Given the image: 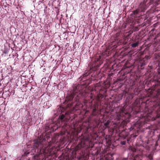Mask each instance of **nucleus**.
I'll return each mask as SVG.
<instances>
[{
	"label": "nucleus",
	"instance_id": "obj_1",
	"mask_svg": "<svg viewBox=\"0 0 160 160\" xmlns=\"http://www.w3.org/2000/svg\"><path fill=\"white\" fill-rule=\"evenodd\" d=\"M80 86H77L74 88L72 93L67 96L65 99V102L68 107H70L74 106L73 110L77 111L79 109L82 105L80 103V99L82 97L83 91Z\"/></svg>",
	"mask_w": 160,
	"mask_h": 160
},
{
	"label": "nucleus",
	"instance_id": "obj_2",
	"mask_svg": "<svg viewBox=\"0 0 160 160\" xmlns=\"http://www.w3.org/2000/svg\"><path fill=\"white\" fill-rule=\"evenodd\" d=\"M33 145L31 147L32 152H34L33 157V160H39L43 155L45 153V148L42 144V142L40 139H36L33 141Z\"/></svg>",
	"mask_w": 160,
	"mask_h": 160
},
{
	"label": "nucleus",
	"instance_id": "obj_3",
	"mask_svg": "<svg viewBox=\"0 0 160 160\" xmlns=\"http://www.w3.org/2000/svg\"><path fill=\"white\" fill-rule=\"evenodd\" d=\"M154 2V0H141L138 9L133 11L132 16L135 18L139 17L141 15V12H144Z\"/></svg>",
	"mask_w": 160,
	"mask_h": 160
},
{
	"label": "nucleus",
	"instance_id": "obj_4",
	"mask_svg": "<svg viewBox=\"0 0 160 160\" xmlns=\"http://www.w3.org/2000/svg\"><path fill=\"white\" fill-rule=\"evenodd\" d=\"M103 63V57L99 54H97L92 60L89 65L91 69L97 70Z\"/></svg>",
	"mask_w": 160,
	"mask_h": 160
},
{
	"label": "nucleus",
	"instance_id": "obj_5",
	"mask_svg": "<svg viewBox=\"0 0 160 160\" xmlns=\"http://www.w3.org/2000/svg\"><path fill=\"white\" fill-rule=\"evenodd\" d=\"M117 118L118 120L124 121L129 118V114L128 113L122 112L120 113L117 114Z\"/></svg>",
	"mask_w": 160,
	"mask_h": 160
},
{
	"label": "nucleus",
	"instance_id": "obj_6",
	"mask_svg": "<svg viewBox=\"0 0 160 160\" xmlns=\"http://www.w3.org/2000/svg\"><path fill=\"white\" fill-rule=\"evenodd\" d=\"M149 58V56H146L144 58L140 61L138 63V67H140V68L142 69L143 68L142 67L146 64L147 62V60Z\"/></svg>",
	"mask_w": 160,
	"mask_h": 160
},
{
	"label": "nucleus",
	"instance_id": "obj_7",
	"mask_svg": "<svg viewBox=\"0 0 160 160\" xmlns=\"http://www.w3.org/2000/svg\"><path fill=\"white\" fill-rule=\"evenodd\" d=\"M91 109H92V115L94 116H97L98 114V110L96 109V104L91 106Z\"/></svg>",
	"mask_w": 160,
	"mask_h": 160
},
{
	"label": "nucleus",
	"instance_id": "obj_8",
	"mask_svg": "<svg viewBox=\"0 0 160 160\" xmlns=\"http://www.w3.org/2000/svg\"><path fill=\"white\" fill-rule=\"evenodd\" d=\"M145 118L142 119H139L136 122V124H139V127L141 128L143 125L146 122L145 121Z\"/></svg>",
	"mask_w": 160,
	"mask_h": 160
},
{
	"label": "nucleus",
	"instance_id": "obj_9",
	"mask_svg": "<svg viewBox=\"0 0 160 160\" xmlns=\"http://www.w3.org/2000/svg\"><path fill=\"white\" fill-rule=\"evenodd\" d=\"M88 75V74L86 73L85 74H83L82 76H81L79 79H80V81H85L87 78V77Z\"/></svg>",
	"mask_w": 160,
	"mask_h": 160
},
{
	"label": "nucleus",
	"instance_id": "obj_10",
	"mask_svg": "<svg viewBox=\"0 0 160 160\" xmlns=\"http://www.w3.org/2000/svg\"><path fill=\"white\" fill-rule=\"evenodd\" d=\"M155 115L156 116L155 117H152V121L155 120L156 118H158L160 117V112L157 111Z\"/></svg>",
	"mask_w": 160,
	"mask_h": 160
},
{
	"label": "nucleus",
	"instance_id": "obj_11",
	"mask_svg": "<svg viewBox=\"0 0 160 160\" xmlns=\"http://www.w3.org/2000/svg\"><path fill=\"white\" fill-rule=\"evenodd\" d=\"M158 74L157 76V78L156 79L157 82H158L160 84V72L158 71Z\"/></svg>",
	"mask_w": 160,
	"mask_h": 160
},
{
	"label": "nucleus",
	"instance_id": "obj_12",
	"mask_svg": "<svg viewBox=\"0 0 160 160\" xmlns=\"http://www.w3.org/2000/svg\"><path fill=\"white\" fill-rule=\"evenodd\" d=\"M58 135L57 134L55 136V137H53L52 138V141L53 142L55 143L56 142H58V141H56V139L58 138Z\"/></svg>",
	"mask_w": 160,
	"mask_h": 160
},
{
	"label": "nucleus",
	"instance_id": "obj_13",
	"mask_svg": "<svg viewBox=\"0 0 160 160\" xmlns=\"http://www.w3.org/2000/svg\"><path fill=\"white\" fill-rule=\"evenodd\" d=\"M85 141L83 139L81 140L80 142V146L81 147H84V145L85 144Z\"/></svg>",
	"mask_w": 160,
	"mask_h": 160
},
{
	"label": "nucleus",
	"instance_id": "obj_14",
	"mask_svg": "<svg viewBox=\"0 0 160 160\" xmlns=\"http://www.w3.org/2000/svg\"><path fill=\"white\" fill-rule=\"evenodd\" d=\"M138 42H137L135 43H132L131 44V46H132V47L134 48H135V47H137V46H138Z\"/></svg>",
	"mask_w": 160,
	"mask_h": 160
},
{
	"label": "nucleus",
	"instance_id": "obj_15",
	"mask_svg": "<svg viewBox=\"0 0 160 160\" xmlns=\"http://www.w3.org/2000/svg\"><path fill=\"white\" fill-rule=\"evenodd\" d=\"M59 118L61 120H64L65 119H66L65 116L64 114L61 115L59 117Z\"/></svg>",
	"mask_w": 160,
	"mask_h": 160
},
{
	"label": "nucleus",
	"instance_id": "obj_16",
	"mask_svg": "<svg viewBox=\"0 0 160 160\" xmlns=\"http://www.w3.org/2000/svg\"><path fill=\"white\" fill-rule=\"evenodd\" d=\"M110 123V121L109 120H107V122L104 124V126L107 128L108 127Z\"/></svg>",
	"mask_w": 160,
	"mask_h": 160
},
{
	"label": "nucleus",
	"instance_id": "obj_17",
	"mask_svg": "<svg viewBox=\"0 0 160 160\" xmlns=\"http://www.w3.org/2000/svg\"><path fill=\"white\" fill-rule=\"evenodd\" d=\"M90 98L92 100L91 101V103H92L93 101L94 100V97L93 96V94L92 93H91V95L90 96Z\"/></svg>",
	"mask_w": 160,
	"mask_h": 160
},
{
	"label": "nucleus",
	"instance_id": "obj_18",
	"mask_svg": "<svg viewBox=\"0 0 160 160\" xmlns=\"http://www.w3.org/2000/svg\"><path fill=\"white\" fill-rule=\"evenodd\" d=\"M148 158L150 160H152V153H150L148 154Z\"/></svg>",
	"mask_w": 160,
	"mask_h": 160
},
{
	"label": "nucleus",
	"instance_id": "obj_19",
	"mask_svg": "<svg viewBox=\"0 0 160 160\" xmlns=\"http://www.w3.org/2000/svg\"><path fill=\"white\" fill-rule=\"evenodd\" d=\"M154 108L157 109V110H158L159 108H160V106L158 104L154 105Z\"/></svg>",
	"mask_w": 160,
	"mask_h": 160
},
{
	"label": "nucleus",
	"instance_id": "obj_20",
	"mask_svg": "<svg viewBox=\"0 0 160 160\" xmlns=\"http://www.w3.org/2000/svg\"><path fill=\"white\" fill-rule=\"evenodd\" d=\"M121 144L122 145H124L126 143V141H122L121 142Z\"/></svg>",
	"mask_w": 160,
	"mask_h": 160
},
{
	"label": "nucleus",
	"instance_id": "obj_21",
	"mask_svg": "<svg viewBox=\"0 0 160 160\" xmlns=\"http://www.w3.org/2000/svg\"><path fill=\"white\" fill-rule=\"evenodd\" d=\"M97 101L99 100V97L98 96V97L97 98Z\"/></svg>",
	"mask_w": 160,
	"mask_h": 160
},
{
	"label": "nucleus",
	"instance_id": "obj_22",
	"mask_svg": "<svg viewBox=\"0 0 160 160\" xmlns=\"http://www.w3.org/2000/svg\"><path fill=\"white\" fill-rule=\"evenodd\" d=\"M154 112H154V111H152L151 112V113H154Z\"/></svg>",
	"mask_w": 160,
	"mask_h": 160
}]
</instances>
